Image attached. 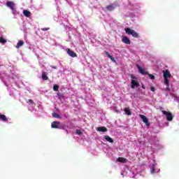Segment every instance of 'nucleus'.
I'll return each mask as SVG.
<instances>
[{"instance_id": "f257e3e1", "label": "nucleus", "mask_w": 179, "mask_h": 179, "mask_svg": "<svg viewBox=\"0 0 179 179\" xmlns=\"http://www.w3.org/2000/svg\"><path fill=\"white\" fill-rule=\"evenodd\" d=\"M51 127L55 129H65V124L59 122H53L51 124Z\"/></svg>"}, {"instance_id": "f03ea898", "label": "nucleus", "mask_w": 179, "mask_h": 179, "mask_svg": "<svg viewBox=\"0 0 179 179\" xmlns=\"http://www.w3.org/2000/svg\"><path fill=\"white\" fill-rule=\"evenodd\" d=\"M124 31H126L127 34L132 36L133 37H135V38H139V34L135 31V30L131 29V28H126Z\"/></svg>"}, {"instance_id": "7ed1b4c3", "label": "nucleus", "mask_w": 179, "mask_h": 179, "mask_svg": "<svg viewBox=\"0 0 179 179\" xmlns=\"http://www.w3.org/2000/svg\"><path fill=\"white\" fill-rule=\"evenodd\" d=\"M7 8H10L13 13L16 12V5L13 3V1H8L6 2Z\"/></svg>"}, {"instance_id": "20e7f679", "label": "nucleus", "mask_w": 179, "mask_h": 179, "mask_svg": "<svg viewBox=\"0 0 179 179\" xmlns=\"http://www.w3.org/2000/svg\"><path fill=\"white\" fill-rule=\"evenodd\" d=\"M162 113L164 115H166L167 121H173V114L171 112L162 110Z\"/></svg>"}, {"instance_id": "39448f33", "label": "nucleus", "mask_w": 179, "mask_h": 179, "mask_svg": "<svg viewBox=\"0 0 179 179\" xmlns=\"http://www.w3.org/2000/svg\"><path fill=\"white\" fill-rule=\"evenodd\" d=\"M139 117H140V118H141L143 122H144V124H145L146 127H150V123L149 122V119H148V117H146V116L140 114Z\"/></svg>"}, {"instance_id": "423d86ee", "label": "nucleus", "mask_w": 179, "mask_h": 179, "mask_svg": "<svg viewBox=\"0 0 179 179\" xmlns=\"http://www.w3.org/2000/svg\"><path fill=\"white\" fill-rule=\"evenodd\" d=\"M131 87L132 89H135V87H139V83H138V80H131Z\"/></svg>"}, {"instance_id": "0eeeda50", "label": "nucleus", "mask_w": 179, "mask_h": 179, "mask_svg": "<svg viewBox=\"0 0 179 179\" xmlns=\"http://www.w3.org/2000/svg\"><path fill=\"white\" fill-rule=\"evenodd\" d=\"M67 54L69 55V57H71L72 58H76L78 57V55L73 50H71V49H67Z\"/></svg>"}, {"instance_id": "6e6552de", "label": "nucleus", "mask_w": 179, "mask_h": 179, "mask_svg": "<svg viewBox=\"0 0 179 179\" xmlns=\"http://www.w3.org/2000/svg\"><path fill=\"white\" fill-rule=\"evenodd\" d=\"M136 66H137L140 73H141V75H149V73H148V71H145V69H142V67H141V66L137 64Z\"/></svg>"}, {"instance_id": "1a4fd4ad", "label": "nucleus", "mask_w": 179, "mask_h": 179, "mask_svg": "<svg viewBox=\"0 0 179 179\" xmlns=\"http://www.w3.org/2000/svg\"><path fill=\"white\" fill-rule=\"evenodd\" d=\"M122 43H124V44H131V41L129 38L125 36H123L122 37Z\"/></svg>"}, {"instance_id": "9d476101", "label": "nucleus", "mask_w": 179, "mask_h": 179, "mask_svg": "<svg viewBox=\"0 0 179 179\" xmlns=\"http://www.w3.org/2000/svg\"><path fill=\"white\" fill-rule=\"evenodd\" d=\"M163 73H164V78H171V74L170 73V71L169 70H165L163 71Z\"/></svg>"}, {"instance_id": "9b49d317", "label": "nucleus", "mask_w": 179, "mask_h": 179, "mask_svg": "<svg viewBox=\"0 0 179 179\" xmlns=\"http://www.w3.org/2000/svg\"><path fill=\"white\" fill-rule=\"evenodd\" d=\"M96 131L99 132H107V128L106 127H99L96 128Z\"/></svg>"}, {"instance_id": "f8f14e48", "label": "nucleus", "mask_w": 179, "mask_h": 179, "mask_svg": "<svg viewBox=\"0 0 179 179\" xmlns=\"http://www.w3.org/2000/svg\"><path fill=\"white\" fill-rule=\"evenodd\" d=\"M104 139H106V141L110 143H114V140L109 136H104Z\"/></svg>"}, {"instance_id": "ddd939ff", "label": "nucleus", "mask_w": 179, "mask_h": 179, "mask_svg": "<svg viewBox=\"0 0 179 179\" xmlns=\"http://www.w3.org/2000/svg\"><path fill=\"white\" fill-rule=\"evenodd\" d=\"M23 15H25L26 17H30V16H31V13L27 10H24Z\"/></svg>"}, {"instance_id": "4468645a", "label": "nucleus", "mask_w": 179, "mask_h": 179, "mask_svg": "<svg viewBox=\"0 0 179 179\" xmlns=\"http://www.w3.org/2000/svg\"><path fill=\"white\" fill-rule=\"evenodd\" d=\"M106 55L108 58H110L113 61V62H115V59L111 55H110V52L105 51Z\"/></svg>"}, {"instance_id": "2eb2a0df", "label": "nucleus", "mask_w": 179, "mask_h": 179, "mask_svg": "<svg viewBox=\"0 0 179 179\" xmlns=\"http://www.w3.org/2000/svg\"><path fill=\"white\" fill-rule=\"evenodd\" d=\"M106 9L107 10L111 12V10H114L115 9V7L114 6L113 4H110L109 6H106Z\"/></svg>"}, {"instance_id": "dca6fc26", "label": "nucleus", "mask_w": 179, "mask_h": 179, "mask_svg": "<svg viewBox=\"0 0 179 179\" xmlns=\"http://www.w3.org/2000/svg\"><path fill=\"white\" fill-rule=\"evenodd\" d=\"M127 159L124 157H118L117 159V162H119L120 163H127Z\"/></svg>"}, {"instance_id": "f3484780", "label": "nucleus", "mask_w": 179, "mask_h": 179, "mask_svg": "<svg viewBox=\"0 0 179 179\" xmlns=\"http://www.w3.org/2000/svg\"><path fill=\"white\" fill-rule=\"evenodd\" d=\"M24 45V41H20L17 43V45L15 46V48H20V47H22V45Z\"/></svg>"}, {"instance_id": "a211bd4d", "label": "nucleus", "mask_w": 179, "mask_h": 179, "mask_svg": "<svg viewBox=\"0 0 179 179\" xmlns=\"http://www.w3.org/2000/svg\"><path fill=\"white\" fill-rule=\"evenodd\" d=\"M42 79L43 80H48V76H47L46 72H43L42 73Z\"/></svg>"}, {"instance_id": "6ab92c4d", "label": "nucleus", "mask_w": 179, "mask_h": 179, "mask_svg": "<svg viewBox=\"0 0 179 179\" xmlns=\"http://www.w3.org/2000/svg\"><path fill=\"white\" fill-rule=\"evenodd\" d=\"M0 120L1 121H3L4 122L8 121V118L6 117V115L0 114Z\"/></svg>"}, {"instance_id": "aec40b11", "label": "nucleus", "mask_w": 179, "mask_h": 179, "mask_svg": "<svg viewBox=\"0 0 179 179\" xmlns=\"http://www.w3.org/2000/svg\"><path fill=\"white\" fill-rule=\"evenodd\" d=\"M124 112L126 113V114H127V115H131V114H132V113H131V110H130L129 108H124Z\"/></svg>"}, {"instance_id": "412c9836", "label": "nucleus", "mask_w": 179, "mask_h": 179, "mask_svg": "<svg viewBox=\"0 0 179 179\" xmlns=\"http://www.w3.org/2000/svg\"><path fill=\"white\" fill-rule=\"evenodd\" d=\"M0 43H1V44H6V39H5V38H3V37L1 36L0 37Z\"/></svg>"}, {"instance_id": "4be33fe9", "label": "nucleus", "mask_w": 179, "mask_h": 179, "mask_svg": "<svg viewBox=\"0 0 179 179\" xmlns=\"http://www.w3.org/2000/svg\"><path fill=\"white\" fill-rule=\"evenodd\" d=\"M59 89V85H55L53 86V90H54L55 92H58Z\"/></svg>"}, {"instance_id": "5701e85b", "label": "nucleus", "mask_w": 179, "mask_h": 179, "mask_svg": "<svg viewBox=\"0 0 179 179\" xmlns=\"http://www.w3.org/2000/svg\"><path fill=\"white\" fill-rule=\"evenodd\" d=\"M164 83H165L166 86H169V78H164Z\"/></svg>"}, {"instance_id": "b1692460", "label": "nucleus", "mask_w": 179, "mask_h": 179, "mask_svg": "<svg viewBox=\"0 0 179 179\" xmlns=\"http://www.w3.org/2000/svg\"><path fill=\"white\" fill-rule=\"evenodd\" d=\"M52 115L54 118H59V115L57 113H52Z\"/></svg>"}, {"instance_id": "393cba45", "label": "nucleus", "mask_w": 179, "mask_h": 179, "mask_svg": "<svg viewBox=\"0 0 179 179\" xmlns=\"http://www.w3.org/2000/svg\"><path fill=\"white\" fill-rule=\"evenodd\" d=\"M151 173H152V174H155V173H156V170H155V165H152V166H151Z\"/></svg>"}, {"instance_id": "a878e982", "label": "nucleus", "mask_w": 179, "mask_h": 179, "mask_svg": "<svg viewBox=\"0 0 179 179\" xmlns=\"http://www.w3.org/2000/svg\"><path fill=\"white\" fill-rule=\"evenodd\" d=\"M130 77L132 79V80H138V78L134 74H131Z\"/></svg>"}, {"instance_id": "bb28decb", "label": "nucleus", "mask_w": 179, "mask_h": 179, "mask_svg": "<svg viewBox=\"0 0 179 179\" xmlns=\"http://www.w3.org/2000/svg\"><path fill=\"white\" fill-rule=\"evenodd\" d=\"M148 76L150 78V79H151L152 80H155V76H153L152 74H148Z\"/></svg>"}, {"instance_id": "cd10ccee", "label": "nucleus", "mask_w": 179, "mask_h": 179, "mask_svg": "<svg viewBox=\"0 0 179 179\" xmlns=\"http://www.w3.org/2000/svg\"><path fill=\"white\" fill-rule=\"evenodd\" d=\"M76 133L77 134V135H82V131L77 129L76 131Z\"/></svg>"}, {"instance_id": "c85d7f7f", "label": "nucleus", "mask_w": 179, "mask_h": 179, "mask_svg": "<svg viewBox=\"0 0 179 179\" xmlns=\"http://www.w3.org/2000/svg\"><path fill=\"white\" fill-rule=\"evenodd\" d=\"M41 30H42V31H47L48 30H50V27H48V28H41Z\"/></svg>"}, {"instance_id": "c756f323", "label": "nucleus", "mask_w": 179, "mask_h": 179, "mask_svg": "<svg viewBox=\"0 0 179 179\" xmlns=\"http://www.w3.org/2000/svg\"><path fill=\"white\" fill-rule=\"evenodd\" d=\"M29 103H30V104H34V101H33L32 99H29Z\"/></svg>"}, {"instance_id": "7c9ffc66", "label": "nucleus", "mask_w": 179, "mask_h": 179, "mask_svg": "<svg viewBox=\"0 0 179 179\" xmlns=\"http://www.w3.org/2000/svg\"><path fill=\"white\" fill-rule=\"evenodd\" d=\"M150 90L151 92H155V87H151Z\"/></svg>"}, {"instance_id": "2f4dec72", "label": "nucleus", "mask_w": 179, "mask_h": 179, "mask_svg": "<svg viewBox=\"0 0 179 179\" xmlns=\"http://www.w3.org/2000/svg\"><path fill=\"white\" fill-rule=\"evenodd\" d=\"M52 68H53V69H57V67L55 66H52Z\"/></svg>"}, {"instance_id": "473e14b6", "label": "nucleus", "mask_w": 179, "mask_h": 179, "mask_svg": "<svg viewBox=\"0 0 179 179\" xmlns=\"http://www.w3.org/2000/svg\"><path fill=\"white\" fill-rule=\"evenodd\" d=\"M142 89H145V85H142Z\"/></svg>"}, {"instance_id": "72a5a7b5", "label": "nucleus", "mask_w": 179, "mask_h": 179, "mask_svg": "<svg viewBox=\"0 0 179 179\" xmlns=\"http://www.w3.org/2000/svg\"><path fill=\"white\" fill-rule=\"evenodd\" d=\"M166 90H170V89H169V87L166 88Z\"/></svg>"}]
</instances>
